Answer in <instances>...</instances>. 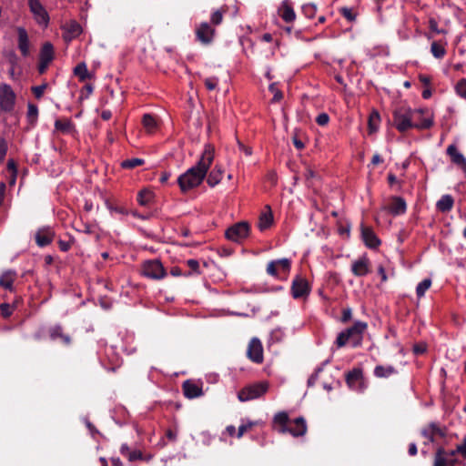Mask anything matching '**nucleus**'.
<instances>
[{
    "mask_svg": "<svg viewBox=\"0 0 466 466\" xmlns=\"http://www.w3.org/2000/svg\"><path fill=\"white\" fill-rule=\"evenodd\" d=\"M7 152V143L5 138L0 137V161H3Z\"/></svg>",
    "mask_w": 466,
    "mask_h": 466,
    "instance_id": "56",
    "label": "nucleus"
},
{
    "mask_svg": "<svg viewBox=\"0 0 466 466\" xmlns=\"http://www.w3.org/2000/svg\"><path fill=\"white\" fill-rule=\"evenodd\" d=\"M258 421L248 420L247 422H242L241 425L238 429L237 438L240 439L246 431L250 430L253 426L257 425Z\"/></svg>",
    "mask_w": 466,
    "mask_h": 466,
    "instance_id": "40",
    "label": "nucleus"
},
{
    "mask_svg": "<svg viewBox=\"0 0 466 466\" xmlns=\"http://www.w3.org/2000/svg\"><path fill=\"white\" fill-rule=\"evenodd\" d=\"M15 104V94L12 87L7 84L0 85V110L10 112L14 109Z\"/></svg>",
    "mask_w": 466,
    "mask_h": 466,
    "instance_id": "8",
    "label": "nucleus"
},
{
    "mask_svg": "<svg viewBox=\"0 0 466 466\" xmlns=\"http://www.w3.org/2000/svg\"><path fill=\"white\" fill-rule=\"evenodd\" d=\"M29 9L35 22L46 27L49 24V15L39 0H28Z\"/></svg>",
    "mask_w": 466,
    "mask_h": 466,
    "instance_id": "9",
    "label": "nucleus"
},
{
    "mask_svg": "<svg viewBox=\"0 0 466 466\" xmlns=\"http://www.w3.org/2000/svg\"><path fill=\"white\" fill-rule=\"evenodd\" d=\"M17 273L15 270L8 269L2 273L0 276V287L12 291L13 284L16 279Z\"/></svg>",
    "mask_w": 466,
    "mask_h": 466,
    "instance_id": "20",
    "label": "nucleus"
},
{
    "mask_svg": "<svg viewBox=\"0 0 466 466\" xmlns=\"http://www.w3.org/2000/svg\"><path fill=\"white\" fill-rule=\"evenodd\" d=\"M144 159L142 158H130V159H127V160H124L122 163H121V167L123 168H128V169H131V168H134L136 167H138V166H141L144 164Z\"/></svg>",
    "mask_w": 466,
    "mask_h": 466,
    "instance_id": "39",
    "label": "nucleus"
},
{
    "mask_svg": "<svg viewBox=\"0 0 466 466\" xmlns=\"http://www.w3.org/2000/svg\"><path fill=\"white\" fill-rule=\"evenodd\" d=\"M153 199V193L150 190L143 189L137 194V201L141 206H147Z\"/></svg>",
    "mask_w": 466,
    "mask_h": 466,
    "instance_id": "35",
    "label": "nucleus"
},
{
    "mask_svg": "<svg viewBox=\"0 0 466 466\" xmlns=\"http://www.w3.org/2000/svg\"><path fill=\"white\" fill-rule=\"evenodd\" d=\"M38 117V107L37 106L29 103L27 106V118L32 124L35 123Z\"/></svg>",
    "mask_w": 466,
    "mask_h": 466,
    "instance_id": "38",
    "label": "nucleus"
},
{
    "mask_svg": "<svg viewBox=\"0 0 466 466\" xmlns=\"http://www.w3.org/2000/svg\"><path fill=\"white\" fill-rule=\"evenodd\" d=\"M368 328V324L364 321L357 320L353 326L339 332L336 339L338 348L344 347L347 343H350L352 348L360 347L363 340V334Z\"/></svg>",
    "mask_w": 466,
    "mask_h": 466,
    "instance_id": "2",
    "label": "nucleus"
},
{
    "mask_svg": "<svg viewBox=\"0 0 466 466\" xmlns=\"http://www.w3.org/2000/svg\"><path fill=\"white\" fill-rule=\"evenodd\" d=\"M340 14L349 21L355 20L356 16L353 14L352 10L349 7H342L340 9Z\"/></svg>",
    "mask_w": 466,
    "mask_h": 466,
    "instance_id": "52",
    "label": "nucleus"
},
{
    "mask_svg": "<svg viewBox=\"0 0 466 466\" xmlns=\"http://www.w3.org/2000/svg\"><path fill=\"white\" fill-rule=\"evenodd\" d=\"M142 275L146 278L159 280L166 277L167 272L158 259L147 260L142 264Z\"/></svg>",
    "mask_w": 466,
    "mask_h": 466,
    "instance_id": "5",
    "label": "nucleus"
},
{
    "mask_svg": "<svg viewBox=\"0 0 466 466\" xmlns=\"http://www.w3.org/2000/svg\"><path fill=\"white\" fill-rule=\"evenodd\" d=\"M352 317V311L351 309L347 308L342 310V316H341V321L342 322H348L351 319Z\"/></svg>",
    "mask_w": 466,
    "mask_h": 466,
    "instance_id": "57",
    "label": "nucleus"
},
{
    "mask_svg": "<svg viewBox=\"0 0 466 466\" xmlns=\"http://www.w3.org/2000/svg\"><path fill=\"white\" fill-rule=\"evenodd\" d=\"M205 86L208 90L216 89L218 84V78L216 76L208 77L204 80Z\"/></svg>",
    "mask_w": 466,
    "mask_h": 466,
    "instance_id": "46",
    "label": "nucleus"
},
{
    "mask_svg": "<svg viewBox=\"0 0 466 466\" xmlns=\"http://www.w3.org/2000/svg\"><path fill=\"white\" fill-rule=\"evenodd\" d=\"M268 384L267 382H258L243 388L238 393V399L242 401H248L261 397L267 392Z\"/></svg>",
    "mask_w": 466,
    "mask_h": 466,
    "instance_id": "4",
    "label": "nucleus"
},
{
    "mask_svg": "<svg viewBox=\"0 0 466 466\" xmlns=\"http://www.w3.org/2000/svg\"><path fill=\"white\" fill-rule=\"evenodd\" d=\"M307 432V423L303 417H299L293 420V426L289 427L287 433L293 437L304 436Z\"/></svg>",
    "mask_w": 466,
    "mask_h": 466,
    "instance_id": "18",
    "label": "nucleus"
},
{
    "mask_svg": "<svg viewBox=\"0 0 466 466\" xmlns=\"http://www.w3.org/2000/svg\"><path fill=\"white\" fill-rule=\"evenodd\" d=\"M210 20H211V23L214 25H220L222 20H223V14H222V12L219 11V10H216L215 12H213L212 15H211Z\"/></svg>",
    "mask_w": 466,
    "mask_h": 466,
    "instance_id": "47",
    "label": "nucleus"
},
{
    "mask_svg": "<svg viewBox=\"0 0 466 466\" xmlns=\"http://www.w3.org/2000/svg\"><path fill=\"white\" fill-rule=\"evenodd\" d=\"M321 371V369L319 368L308 380V384L312 386L318 380L319 373Z\"/></svg>",
    "mask_w": 466,
    "mask_h": 466,
    "instance_id": "59",
    "label": "nucleus"
},
{
    "mask_svg": "<svg viewBox=\"0 0 466 466\" xmlns=\"http://www.w3.org/2000/svg\"><path fill=\"white\" fill-rule=\"evenodd\" d=\"M279 13L281 18L287 23H291L296 19L295 11L288 0L282 2Z\"/></svg>",
    "mask_w": 466,
    "mask_h": 466,
    "instance_id": "21",
    "label": "nucleus"
},
{
    "mask_svg": "<svg viewBox=\"0 0 466 466\" xmlns=\"http://www.w3.org/2000/svg\"><path fill=\"white\" fill-rule=\"evenodd\" d=\"M214 34L215 29L207 22L201 23L196 30L197 38L203 44H209Z\"/></svg>",
    "mask_w": 466,
    "mask_h": 466,
    "instance_id": "11",
    "label": "nucleus"
},
{
    "mask_svg": "<svg viewBox=\"0 0 466 466\" xmlns=\"http://www.w3.org/2000/svg\"><path fill=\"white\" fill-rule=\"evenodd\" d=\"M278 266L275 260H271L267 266V273L270 276H278Z\"/></svg>",
    "mask_w": 466,
    "mask_h": 466,
    "instance_id": "48",
    "label": "nucleus"
},
{
    "mask_svg": "<svg viewBox=\"0 0 466 466\" xmlns=\"http://www.w3.org/2000/svg\"><path fill=\"white\" fill-rule=\"evenodd\" d=\"M55 129L63 134H73L75 132V125L70 119H56Z\"/></svg>",
    "mask_w": 466,
    "mask_h": 466,
    "instance_id": "24",
    "label": "nucleus"
},
{
    "mask_svg": "<svg viewBox=\"0 0 466 466\" xmlns=\"http://www.w3.org/2000/svg\"><path fill=\"white\" fill-rule=\"evenodd\" d=\"M411 112H418L419 115L414 116V120L413 122H417L418 124H423V125H426V124H429L427 125V128H430L432 124H433V121H432V118L431 117V116L428 114V112L424 109H421V108H419V109H411Z\"/></svg>",
    "mask_w": 466,
    "mask_h": 466,
    "instance_id": "28",
    "label": "nucleus"
},
{
    "mask_svg": "<svg viewBox=\"0 0 466 466\" xmlns=\"http://www.w3.org/2000/svg\"><path fill=\"white\" fill-rule=\"evenodd\" d=\"M49 335L51 339L56 340L57 339H61L64 344L69 345L71 342V339L68 335L63 333L62 327L60 325H56L49 329Z\"/></svg>",
    "mask_w": 466,
    "mask_h": 466,
    "instance_id": "25",
    "label": "nucleus"
},
{
    "mask_svg": "<svg viewBox=\"0 0 466 466\" xmlns=\"http://www.w3.org/2000/svg\"><path fill=\"white\" fill-rule=\"evenodd\" d=\"M130 461H135L137 460H142L143 455L142 452L138 450H134L131 451H128V455L127 457Z\"/></svg>",
    "mask_w": 466,
    "mask_h": 466,
    "instance_id": "54",
    "label": "nucleus"
},
{
    "mask_svg": "<svg viewBox=\"0 0 466 466\" xmlns=\"http://www.w3.org/2000/svg\"><path fill=\"white\" fill-rule=\"evenodd\" d=\"M361 236L365 245L370 248H375L380 244L379 238L370 228L362 227Z\"/></svg>",
    "mask_w": 466,
    "mask_h": 466,
    "instance_id": "17",
    "label": "nucleus"
},
{
    "mask_svg": "<svg viewBox=\"0 0 466 466\" xmlns=\"http://www.w3.org/2000/svg\"><path fill=\"white\" fill-rule=\"evenodd\" d=\"M183 391L187 398L194 399L203 394L202 387L196 382L187 380L183 384Z\"/></svg>",
    "mask_w": 466,
    "mask_h": 466,
    "instance_id": "16",
    "label": "nucleus"
},
{
    "mask_svg": "<svg viewBox=\"0 0 466 466\" xmlns=\"http://www.w3.org/2000/svg\"><path fill=\"white\" fill-rule=\"evenodd\" d=\"M431 285V280L430 279H425L420 281L416 287V294L419 298L424 296L425 292L430 289Z\"/></svg>",
    "mask_w": 466,
    "mask_h": 466,
    "instance_id": "36",
    "label": "nucleus"
},
{
    "mask_svg": "<svg viewBox=\"0 0 466 466\" xmlns=\"http://www.w3.org/2000/svg\"><path fill=\"white\" fill-rule=\"evenodd\" d=\"M418 112H411V108L406 106H400L395 109L393 113V124L394 127L400 132H406L410 128L417 129H427V125L418 124L413 122L414 116H418Z\"/></svg>",
    "mask_w": 466,
    "mask_h": 466,
    "instance_id": "3",
    "label": "nucleus"
},
{
    "mask_svg": "<svg viewBox=\"0 0 466 466\" xmlns=\"http://www.w3.org/2000/svg\"><path fill=\"white\" fill-rule=\"evenodd\" d=\"M109 210L111 212H116V213H119V214H123V215H126L127 214V211L124 208H119V207H108Z\"/></svg>",
    "mask_w": 466,
    "mask_h": 466,
    "instance_id": "63",
    "label": "nucleus"
},
{
    "mask_svg": "<svg viewBox=\"0 0 466 466\" xmlns=\"http://www.w3.org/2000/svg\"><path fill=\"white\" fill-rule=\"evenodd\" d=\"M283 337V332L280 329H276L271 331L270 333V341L271 342H278L280 341Z\"/></svg>",
    "mask_w": 466,
    "mask_h": 466,
    "instance_id": "51",
    "label": "nucleus"
},
{
    "mask_svg": "<svg viewBox=\"0 0 466 466\" xmlns=\"http://www.w3.org/2000/svg\"><path fill=\"white\" fill-rule=\"evenodd\" d=\"M455 90L459 96L466 99V78H462L457 83Z\"/></svg>",
    "mask_w": 466,
    "mask_h": 466,
    "instance_id": "42",
    "label": "nucleus"
},
{
    "mask_svg": "<svg viewBox=\"0 0 466 466\" xmlns=\"http://www.w3.org/2000/svg\"><path fill=\"white\" fill-rule=\"evenodd\" d=\"M214 147L210 145H206L197 164L177 177V184L181 192L186 193L196 188L203 182L214 161Z\"/></svg>",
    "mask_w": 466,
    "mask_h": 466,
    "instance_id": "1",
    "label": "nucleus"
},
{
    "mask_svg": "<svg viewBox=\"0 0 466 466\" xmlns=\"http://www.w3.org/2000/svg\"><path fill=\"white\" fill-rule=\"evenodd\" d=\"M291 295L293 299H307L311 291L309 281L301 276H296L291 283Z\"/></svg>",
    "mask_w": 466,
    "mask_h": 466,
    "instance_id": "7",
    "label": "nucleus"
},
{
    "mask_svg": "<svg viewBox=\"0 0 466 466\" xmlns=\"http://www.w3.org/2000/svg\"><path fill=\"white\" fill-rule=\"evenodd\" d=\"M279 270L289 272L290 269V260L289 258H279L275 260Z\"/></svg>",
    "mask_w": 466,
    "mask_h": 466,
    "instance_id": "44",
    "label": "nucleus"
},
{
    "mask_svg": "<svg viewBox=\"0 0 466 466\" xmlns=\"http://www.w3.org/2000/svg\"><path fill=\"white\" fill-rule=\"evenodd\" d=\"M142 123L147 133L152 134L157 128V121L156 117L150 114H145L142 118Z\"/></svg>",
    "mask_w": 466,
    "mask_h": 466,
    "instance_id": "31",
    "label": "nucleus"
},
{
    "mask_svg": "<svg viewBox=\"0 0 466 466\" xmlns=\"http://www.w3.org/2000/svg\"><path fill=\"white\" fill-rule=\"evenodd\" d=\"M74 73L81 81H85L86 79L90 77V74L85 63L78 64L74 68Z\"/></svg>",
    "mask_w": 466,
    "mask_h": 466,
    "instance_id": "33",
    "label": "nucleus"
},
{
    "mask_svg": "<svg viewBox=\"0 0 466 466\" xmlns=\"http://www.w3.org/2000/svg\"><path fill=\"white\" fill-rule=\"evenodd\" d=\"M64 38L66 41H71L79 35L82 32L80 25L76 21H70L63 26Z\"/></svg>",
    "mask_w": 466,
    "mask_h": 466,
    "instance_id": "15",
    "label": "nucleus"
},
{
    "mask_svg": "<svg viewBox=\"0 0 466 466\" xmlns=\"http://www.w3.org/2000/svg\"><path fill=\"white\" fill-rule=\"evenodd\" d=\"M46 88H47V84L44 83L39 86H32L31 90H32L33 94L35 95V98L40 99L43 96Z\"/></svg>",
    "mask_w": 466,
    "mask_h": 466,
    "instance_id": "45",
    "label": "nucleus"
},
{
    "mask_svg": "<svg viewBox=\"0 0 466 466\" xmlns=\"http://www.w3.org/2000/svg\"><path fill=\"white\" fill-rule=\"evenodd\" d=\"M397 372L396 369L391 365H378L374 369V375L377 378H389Z\"/></svg>",
    "mask_w": 466,
    "mask_h": 466,
    "instance_id": "30",
    "label": "nucleus"
},
{
    "mask_svg": "<svg viewBox=\"0 0 466 466\" xmlns=\"http://www.w3.org/2000/svg\"><path fill=\"white\" fill-rule=\"evenodd\" d=\"M0 310H1V314L5 318H8L12 314V312H13L12 307L8 303L1 304L0 305Z\"/></svg>",
    "mask_w": 466,
    "mask_h": 466,
    "instance_id": "55",
    "label": "nucleus"
},
{
    "mask_svg": "<svg viewBox=\"0 0 466 466\" xmlns=\"http://www.w3.org/2000/svg\"><path fill=\"white\" fill-rule=\"evenodd\" d=\"M187 265L192 270V272L199 274V262L197 259H187Z\"/></svg>",
    "mask_w": 466,
    "mask_h": 466,
    "instance_id": "53",
    "label": "nucleus"
},
{
    "mask_svg": "<svg viewBox=\"0 0 466 466\" xmlns=\"http://www.w3.org/2000/svg\"><path fill=\"white\" fill-rule=\"evenodd\" d=\"M202 441L205 445H209L211 443L212 437L208 432H202L201 433Z\"/></svg>",
    "mask_w": 466,
    "mask_h": 466,
    "instance_id": "60",
    "label": "nucleus"
},
{
    "mask_svg": "<svg viewBox=\"0 0 466 466\" xmlns=\"http://www.w3.org/2000/svg\"><path fill=\"white\" fill-rule=\"evenodd\" d=\"M378 273L380 275L381 277V281L382 282H385L387 281L388 279V277H387V274H386V271H385V268L382 265H380L379 268H378Z\"/></svg>",
    "mask_w": 466,
    "mask_h": 466,
    "instance_id": "61",
    "label": "nucleus"
},
{
    "mask_svg": "<svg viewBox=\"0 0 466 466\" xmlns=\"http://www.w3.org/2000/svg\"><path fill=\"white\" fill-rule=\"evenodd\" d=\"M269 91L273 94V102H278L282 98V93L276 87L275 84L269 86Z\"/></svg>",
    "mask_w": 466,
    "mask_h": 466,
    "instance_id": "49",
    "label": "nucleus"
},
{
    "mask_svg": "<svg viewBox=\"0 0 466 466\" xmlns=\"http://www.w3.org/2000/svg\"><path fill=\"white\" fill-rule=\"evenodd\" d=\"M289 421V414L286 411H279L275 414L273 418V422L275 425L279 426V433H287L289 431L288 422Z\"/></svg>",
    "mask_w": 466,
    "mask_h": 466,
    "instance_id": "22",
    "label": "nucleus"
},
{
    "mask_svg": "<svg viewBox=\"0 0 466 466\" xmlns=\"http://www.w3.org/2000/svg\"><path fill=\"white\" fill-rule=\"evenodd\" d=\"M238 146L239 150H241L246 156H251L252 155V149L251 147H246L242 142L239 140H237Z\"/></svg>",
    "mask_w": 466,
    "mask_h": 466,
    "instance_id": "58",
    "label": "nucleus"
},
{
    "mask_svg": "<svg viewBox=\"0 0 466 466\" xmlns=\"http://www.w3.org/2000/svg\"><path fill=\"white\" fill-rule=\"evenodd\" d=\"M453 198L451 195H443L436 203V208L441 212H449L453 207Z\"/></svg>",
    "mask_w": 466,
    "mask_h": 466,
    "instance_id": "26",
    "label": "nucleus"
},
{
    "mask_svg": "<svg viewBox=\"0 0 466 466\" xmlns=\"http://www.w3.org/2000/svg\"><path fill=\"white\" fill-rule=\"evenodd\" d=\"M457 451H460L466 458V438H464L462 444L457 446Z\"/></svg>",
    "mask_w": 466,
    "mask_h": 466,
    "instance_id": "62",
    "label": "nucleus"
},
{
    "mask_svg": "<svg viewBox=\"0 0 466 466\" xmlns=\"http://www.w3.org/2000/svg\"><path fill=\"white\" fill-rule=\"evenodd\" d=\"M316 122L318 125L324 127L329 124V116L327 113H320L316 117Z\"/></svg>",
    "mask_w": 466,
    "mask_h": 466,
    "instance_id": "50",
    "label": "nucleus"
},
{
    "mask_svg": "<svg viewBox=\"0 0 466 466\" xmlns=\"http://www.w3.org/2000/svg\"><path fill=\"white\" fill-rule=\"evenodd\" d=\"M170 177V173L169 172H163L159 177V181L164 184V183H167V180L169 179Z\"/></svg>",
    "mask_w": 466,
    "mask_h": 466,
    "instance_id": "64",
    "label": "nucleus"
},
{
    "mask_svg": "<svg viewBox=\"0 0 466 466\" xmlns=\"http://www.w3.org/2000/svg\"><path fill=\"white\" fill-rule=\"evenodd\" d=\"M351 271L356 277H364L370 272V260L366 256H362L354 260L351 265Z\"/></svg>",
    "mask_w": 466,
    "mask_h": 466,
    "instance_id": "12",
    "label": "nucleus"
},
{
    "mask_svg": "<svg viewBox=\"0 0 466 466\" xmlns=\"http://www.w3.org/2000/svg\"><path fill=\"white\" fill-rule=\"evenodd\" d=\"M54 58V47L50 43H45L40 51V60L50 63Z\"/></svg>",
    "mask_w": 466,
    "mask_h": 466,
    "instance_id": "32",
    "label": "nucleus"
},
{
    "mask_svg": "<svg viewBox=\"0 0 466 466\" xmlns=\"http://www.w3.org/2000/svg\"><path fill=\"white\" fill-rule=\"evenodd\" d=\"M380 117L379 113L373 112L369 117V129L370 133L376 132L379 128Z\"/></svg>",
    "mask_w": 466,
    "mask_h": 466,
    "instance_id": "37",
    "label": "nucleus"
},
{
    "mask_svg": "<svg viewBox=\"0 0 466 466\" xmlns=\"http://www.w3.org/2000/svg\"><path fill=\"white\" fill-rule=\"evenodd\" d=\"M224 174V169L221 166L216 165L209 172L207 178V183L209 187H214L220 183Z\"/></svg>",
    "mask_w": 466,
    "mask_h": 466,
    "instance_id": "23",
    "label": "nucleus"
},
{
    "mask_svg": "<svg viewBox=\"0 0 466 466\" xmlns=\"http://www.w3.org/2000/svg\"><path fill=\"white\" fill-rule=\"evenodd\" d=\"M18 48L23 56L29 55V38L26 30L24 27L17 28Z\"/></svg>",
    "mask_w": 466,
    "mask_h": 466,
    "instance_id": "19",
    "label": "nucleus"
},
{
    "mask_svg": "<svg viewBox=\"0 0 466 466\" xmlns=\"http://www.w3.org/2000/svg\"><path fill=\"white\" fill-rule=\"evenodd\" d=\"M433 466H447V460L444 457V451L442 449L437 451Z\"/></svg>",
    "mask_w": 466,
    "mask_h": 466,
    "instance_id": "41",
    "label": "nucleus"
},
{
    "mask_svg": "<svg viewBox=\"0 0 466 466\" xmlns=\"http://www.w3.org/2000/svg\"><path fill=\"white\" fill-rule=\"evenodd\" d=\"M249 225L246 221H241L234 224L226 230L225 236L228 240L233 242H241L248 238L249 234Z\"/></svg>",
    "mask_w": 466,
    "mask_h": 466,
    "instance_id": "6",
    "label": "nucleus"
},
{
    "mask_svg": "<svg viewBox=\"0 0 466 466\" xmlns=\"http://www.w3.org/2000/svg\"><path fill=\"white\" fill-rule=\"evenodd\" d=\"M386 209L393 216L402 215L407 210L406 201L400 197H393Z\"/></svg>",
    "mask_w": 466,
    "mask_h": 466,
    "instance_id": "13",
    "label": "nucleus"
},
{
    "mask_svg": "<svg viewBox=\"0 0 466 466\" xmlns=\"http://www.w3.org/2000/svg\"><path fill=\"white\" fill-rule=\"evenodd\" d=\"M54 238V232L50 228H43L35 233V242L39 247L49 245Z\"/></svg>",
    "mask_w": 466,
    "mask_h": 466,
    "instance_id": "14",
    "label": "nucleus"
},
{
    "mask_svg": "<svg viewBox=\"0 0 466 466\" xmlns=\"http://www.w3.org/2000/svg\"><path fill=\"white\" fill-rule=\"evenodd\" d=\"M431 52L432 56L438 59L442 58L446 54L444 46L439 42L431 43Z\"/></svg>",
    "mask_w": 466,
    "mask_h": 466,
    "instance_id": "34",
    "label": "nucleus"
},
{
    "mask_svg": "<svg viewBox=\"0 0 466 466\" xmlns=\"http://www.w3.org/2000/svg\"><path fill=\"white\" fill-rule=\"evenodd\" d=\"M248 356L255 363H261L263 361V347L261 341L253 338L248 347Z\"/></svg>",
    "mask_w": 466,
    "mask_h": 466,
    "instance_id": "10",
    "label": "nucleus"
},
{
    "mask_svg": "<svg viewBox=\"0 0 466 466\" xmlns=\"http://www.w3.org/2000/svg\"><path fill=\"white\" fill-rule=\"evenodd\" d=\"M362 380V371L360 369H354L346 376V382L350 388H355Z\"/></svg>",
    "mask_w": 466,
    "mask_h": 466,
    "instance_id": "29",
    "label": "nucleus"
},
{
    "mask_svg": "<svg viewBox=\"0 0 466 466\" xmlns=\"http://www.w3.org/2000/svg\"><path fill=\"white\" fill-rule=\"evenodd\" d=\"M302 12L307 17L312 18L316 15L317 7L314 4H306L302 6Z\"/></svg>",
    "mask_w": 466,
    "mask_h": 466,
    "instance_id": "43",
    "label": "nucleus"
},
{
    "mask_svg": "<svg viewBox=\"0 0 466 466\" xmlns=\"http://www.w3.org/2000/svg\"><path fill=\"white\" fill-rule=\"evenodd\" d=\"M267 208V211L263 212L260 217H259V219H258V228L263 231L267 228H268L272 222H273V216H272V213H271V209L268 206L266 207Z\"/></svg>",
    "mask_w": 466,
    "mask_h": 466,
    "instance_id": "27",
    "label": "nucleus"
}]
</instances>
